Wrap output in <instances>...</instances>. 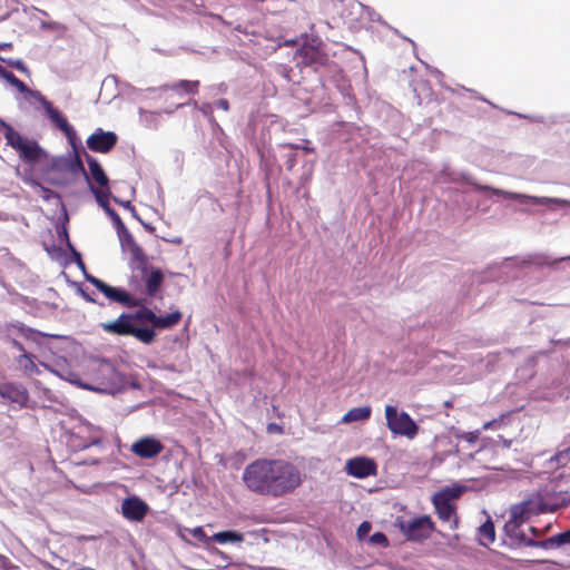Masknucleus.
I'll use <instances>...</instances> for the list:
<instances>
[{"instance_id": "f257e3e1", "label": "nucleus", "mask_w": 570, "mask_h": 570, "mask_svg": "<svg viewBox=\"0 0 570 570\" xmlns=\"http://www.w3.org/2000/svg\"><path fill=\"white\" fill-rule=\"evenodd\" d=\"M242 480L249 492L278 499L301 487L303 473L285 459L259 458L245 466Z\"/></svg>"}, {"instance_id": "f03ea898", "label": "nucleus", "mask_w": 570, "mask_h": 570, "mask_svg": "<svg viewBox=\"0 0 570 570\" xmlns=\"http://www.w3.org/2000/svg\"><path fill=\"white\" fill-rule=\"evenodd\" d=\"M181 320V313L175 311L166 316L156 315L150 308L140 306L134 313H122L112 322L104 323L101 327L110 334L134 336L141 343L150 344L156 336L154 328H170Z\"/></svg>"}, {"instance_id": "7ed1b4c3", "label": "nucleus", "mask_w": 570, "mask_h": 570, "mask_svg": "<svg viewBox=\"0 0 570 570\" xmlns=\"http://www.w3.org/2000/svg\"><path fill=\"white\" fill-rule=\"evenodd\" d=\"M7 144L19 153V157L30 164L40 161L47 156L45 149L36 141L24 138L12 127L4 131Z\"/></svg>"}, {"instance_id": "20e7f679", "label": "nucleus", "mask_w": 570, "mask_h": 570, "mask_svg": "<svg viewBox=\"0 0 570 570\" xmlns=\"http://www.w3.org/2000/svg\"><path fill=\"white\" fill-rule=\"evenodd\" d=\"M386 426L394 435L413 440L419 432L415 421L405 411H399L394 405L385 406Z\"/></svg>"}, {"instance_id": "39448f33", "label": "nucleus", "mask_w": 570, "mask_h": 570, "mask_svg": "<svg viewBox=\"0 0 570 570\" xmlns=\"http://www.w3.org/2000/svg\"><path fill=\"white\" fill-rule=\"evenodd\" d=\"M164 282V274L159 268L149 271L146 265V273L142 276L140 271H132L129 279V286L134 293H145L149 297H154Z\"/></svg>"}, {"instance_id": "423d86ee", "label": "nucleus", "mask_w": 570, "mask_h": 570, "mask_svg": "<svg viewBox=\"0 0 570 570\" xmlns=\"http://www.w3.org/2000/svg\"><path fill=\"white\" fill-rule=\"evenodd\" d=\"M463 491L464 488L462 485L453 484L444 487L443 489L434 493L432 502L438 513V517L442 521L452 520L455 513L453 501L459 499Z\"/></svg>"}, {"instance_id": "0eeeda50", "label": "nucleus", "mask_w": 570, "mask_h": 570, "mask_svg": "<svg viewBox=\"0 0 570 570\" xmlns=\"http://www.w3.org/2000/svg\"><path fill=\"white\" fill-rule=\"evenodd\" d=\"M86 281L102 293L106 298L126 307H140L145 303V299L137 298L120 287L110 286L90 274H86Z\"/></svg>"}, {"instance_id": "6e6552de", "label": "nucleus", "mask_w": 570, "mask_h": 570, "mask_svg": "<svg viewBox=\"0 0 570 570\" xmlns=\"http://www.w3.org/2000/svg\"><path fill=\"white\" fill-rule=\"evenodd\" d=\"M117 235L119 237L120 245L124 250H128L130 253V268L131 271H140L142 276L146 273L147 257L141 249V247L135 242L131 233L125 225H121L119 229H117Z\"/></svg>"}, {"instance_id": "1a4fd4ad", "label": "nucleus", "mask_w": 570, "mask_h": 570, "mask_svg": "<svg viewBox=\"0 0 570 570\" xmlns=\"http://www.w3.org/2000/svg\"><path fill=\"white\" fill-rule=\"evenodd\" d=\"M400 529L409 540L423 541L431 535L434 524L429 515H421L413 520L401 522Z\"/></svg>"}, {"instance_id": "9d476101", "label": "nucleus", "mask_w": 570, "mask_h": 570, "mask_svg": "<svg viewBox=\"0 0 570 570\" xmlns=\"http://www.w3.org/2000/svg\"><path fill=\"white\" fill-rule=\"evenodd\" d=\"M475 190L490 191L493 195H498L507 199L518 200L521 204L546 205L549 207L552 203H560V200H556L552 197L532 196L522 193L508 191L504 189L494 188L487 185H475Z\"/></svg>"}, {"instance_id": "9b49d317", "label": "nucleus", "mask_w": 570, "mask_h": 570, "mask_svg": "<svg viewBox=\"0 0 570 570\" xmlns=\"http://www.w3.org/2000/svg\"><path fill=\"white\" fill-rule=\"evenodd\" d=\"M73 149V154H68L66 156L55 157L51 160V167L56 170L69 171L72 175L82 174L87 180H89L88 173L85 169L83 163L79 153L76 149V145H71Z\"/></svg>"}, {"instance_id": "f8f14e48", "label": "nucleus", "mask_w": 570, "mask_h": 570, "mask_svg": "<svg viewBox=\"0 0 570 570\" xmlns=\"http://www.w3.org/2000/svg\"><path fill=\"white\" fill-rule=\"evenodd\" d=\"M345 471L348 475L356 479H365L371 475H376L377 465L371 458L355 456L346 461Z\"/></svg>"}, {"instance_id": "ddd939ff", "label": "nucleus", "mask_w": 570, "mask_h": 570, "mask_svg": "<svg viewBox=\"0 0 570 570\" xmlns=\"http://www.w3.org/2000/svg\"><path fill=\"white\" fill-rule=\"evenodd\" d=\"M149 511L148 504L137 495H130L122 500L121 513L125 519L140 522Z\"/></svg>"}, {"instance_id": "4468645a", "label": "nucleus", "mask_w": 570, "mask_h": 570, "mask_svg": "<svg viewBox=\"0 0 570 570\" xmlns=\"http://www.w3.org/2000/svg\"><path fill=\"white\" fill-rule=\"evenodd\" d=\"M117 139L118 137L115 132L98 128L88 137L87 146L92 151L106 154L116 146Z\"/></svg>"}, {"instance_id": "2eb2a0df", "label": "nucleus", "mask_w": 570, "mask_h": 570, "mask_svg": "<svg viewBox=\"0 0 570 570\" xmlns=\"http://www.w3.org/2000/svg\"><path fill=\"white\" fill-rule=\"evenodd\" d=\"M0 400L22 407L28 401V392L21 384L7 383L0 385Z\"/></svg>"}, {"instance_id": "dca6fc26", "label": "nucleus", "mask_w": 570, "mask_h": 570, "mask_svg": "<svg viewBox=\"0 0 570 570\" xmlns=\"http://www.w3.org/2000/svg\"><path fill=\"white\" fill-rule=\"evenodd\" d=\"M163 444L151 436L141 438L131 445V452L142 459L155 458L163 451Z\"/></svg>"}, {"instance_id": "f3484780", "label": "nucleus", "mask_w": 570, "mask_h": 570, "mask_svg": "<svg viewBox=\"0 0 570 570\" xmlns=\"http://www.w3.org/2000/svg\"><path fill=\"white\" fill-rule=\"evenodd\" d=\"M530 503L524 501L510 508V519L504 524L505 532L510 535L519 531L520 525L527 520Z\"/></svg>"}, {"instance_id": "a211bd4d", "label": "nucleus", "mask_w": 570, "mask_h": 570, "mask_svg": "<svg viewBox=\"0 0 570 570\" xmlns=\"http://www.w3.org/2000/svg\"><path fill=\"white\" fill-rule=\"evenodd\" d=\"M45 111L50 121L66 135L70 145H73V141H76L77 138L76 131L62 114L56 109L52 104L47 105Z\"/></svg>"}, {"instance_id": "6ab92c4d", "label": "nucleus", "mask_w": 570, "mask_h": 570, "mask_svg": "<svg viewBox=\"0 0 570 570\" xmlns=\"http://www.w3.org/2000/svg\"><path fill=\"white\" fill-rule=\"evenodd\" d=\"M199 81L198 80H179L173 83H165L157 88L150 87L147 88L146 91H167L171 90L178 95L187 94L195 95L198 91Z\"/></svg>"}, {"instance_id": "aec40b11", "label": "nucleus", "mask_w": 570, "mask_h": 570, "mask_svg": "<svg viewBox=\"0 0 570 570\" xmlns=\"http://www.w3.org/2000/svg\"><path fill=\"white\" fill-rule=\"evenodd\" d=\"M83 154H85L88 167H89V175H88L89 180H87V181L90 183V178H91L100 187H107L109 180H108V177H107L105 170L102 169L101 165L99 164V161L95 157L89 155L86 150H83ZM91 184H89V186Z\"/></svg>"}, {"instance_id": "412c9836", "label": "nucleus", "mask_w": 570, "mask_h": 570, "mask_svg": "<svg viewBox=\"0 0 570 570\" xmlns=\"http://www.w3.org/2000/svg\"><path fill=\"white\" fill-rule=\"evenodd\" d=\"M295 58L304 66H313L321 63L323 55L315 46H302L295 53Z\"/></svg>"}, {"instance_id": "4be33fe9", "label": "nucleus", "mask_w": 570, "mask_h": 570, "mask_svg": "<svg viewBox=\"0 0 570 570\" xmlns=\"http://www.w3.org/2000/svg\"><path fill=\"white\" fill-rule=\"evenodd\" d=\"M478 540L479 543L483 547H488L495 540V530L493 522L488 519L483 524H481L478 529Z\"/></svg>"}, {"instance_id": "5701e85b", "label": "nucleus", "mask_w": 570, "mask_h": 570, "mask_svg": "<svg viewBox=\"0 0 570 570\" xmlns=\"http://www.w3.org/2000/svg\"><path fill=\"white\" fill-rule=\"evenodd\" d=\"M371 412L372 410L370 406L353 407L344 414L342 422L352 423L357 421H365L371 416Z\"/></svg>"}, {"instance_id": "b1692460", "label": "nucleus", "mask_w": 570, "mask_h": 570, "mask_svg": "<svg viewBox=\"0 0 570 570\" xmlns=\"http://www.w3.org/2000/svg\"><path fill=\"white\" fill-rule=\"evenodd\" d=\"M210 540L220 544L225 543H239L244 541V535L240 532L234 530H226L215 533Z\"/></svg>"}, {"instance_id": "393cba45", "label": "nucleus", "mask_w": 570, "mask_h": 570, "mask_svg": "<svg viewBox=\"0 0 570 570\" xmlns=\"http://www.w3.org/2000/svg\"><path fill=\"white\" fill-rule=\"evenodd\" d=\"M441 174H442V176H445L448 180L453 181V183H459V181L463 180V181L470 184L471 186H473L474 188H475V185H478L469 175H466L464 173L454 171L448 166H445L442 169Z\"/></svg>"}, {"instance_id": "a878e982", "label": "nucleus", "mask_w": 570, "mask_h": 570, "mask_svg": "<svg viewBox=\"0 0 570 570\" xmlns=\"http://www.w3.org/2000/svg\"><path fill=\"white\" fill-rule=\"evenodd\" d=\"M0 78L7 80L11 86L18 89L19 92L26 95L29 91V87L18 79L12 72L6 70L2 66H0Z\"/></svg>"}, {"instance_id": "bb28decb", "label": "nucleus", "mask_w": 570, "mask_h": 570, "mask_svg": "<svg viewBox=\"0 0 570 570\" xmlns=\"http://www.w3.org/2000/svg\"><path fill=\"white\" fill-rule=\"evenodd\" d=\"M543 544L550 547V550L561 548L564 544H570V529L546 539Z\"/></svg>"}, {"instance_id": "cd10ccee", "label": "nucleus", "mask_w": 570, "mask_h": 570, "mask_svg": "<svg viewBox=\"0 0 570 570\" xmlns=\"http://www.w3.org/2000/svg\"><path fill=\"white\" fill-rule=\"evenodd\" d=\"M35 356L30 353H22L17 358L19 366L30 374L38 373V367L33 361Z\"/></svg>"}, {"instance_id": "c85d7f7f", "label": "nucleus", "mask_w": 570, "mask_h": 570, "mask_svg": "<svg viewBox=\"0 0 570 570\" xmlns=\"http://www.w3.org/2000/svg\"><path fill=\"white\" fill-rule=\"evenodd\" d=\"M510 535L515 537L519 540L520 544H523L525 547H535V548H541L544 550H550V547L543 544L546 542V540L537 541V540L530 539L523 532H520V531H517Z\"/></svg>"}, {"instance_id": "c756f323", "label": "nucleus", "mask_w": 570, "mask_h": 570, "mask_svg": "<svg viewBox=\"0 0 570 570\" xmlns=\"http://www.w3.org/2000/svg\"><path fill=\"white\" fill-rule=\"evenodd\" d=\"M50 568L52 570H75L79 567L75 562H70L57 554H52Z\"/></svg>"}, {"instance_id": "7c9ffc66", "label": "nucleus", "mask_w": 570, "mask_h": 570, "mask_svg": "<svg viewBox=\"0 0 570 570\" xmlns=\"http://www.w3.org/2000/svg\"><path fill=\"white\" fill-rule=\"evenodd\" d=\"M12 327L19 333L21 334L22 336H24L28 340H32V341H37L38 337L42 336L41 333L30 328V327H27L24 324L22 323H17V324H13Z\"/></svg>"}, {"instance_id": "2f4dec72", "label": "nucleus", "mask_w": 570, "mask_h": 570, "mask_svg": "<svg viewBox=\"0 0 570 570\" xmlns=\"http://www.w3.org/2000/svg\"><path fill=\"white\" fill-rule=\"evenodd\" d=\"M544 353L543 352H539V353H535L531 356H529L525 362H524V365L519 370L521 372L523 371H528V373L525 374V377L527 379H530L533 376V368L537 364V361L540 356H543Z\"/></svg>"}, {"instance_id": "473e14b6", "label": "nucleus", "mask_w": 570, "mask_h": 570, "mask_svg": "<svg viewBox=\"0 0 570 570\" xmlns=\"http://www.w3.org/2000/svg\"><path fill=\"white\" fill-rule=\"evenodd\" d=\"M193 107L198 109L202 115L204 117H206L212 124H215V120H214V116H213V112H214V106L209 102H204L202 105H199L197 101H193Z\"/></svg>"}, {"instance_id": "72a5a7b5", "label": "nucleus", "mask_w": 570, "mask_h": 570, "mask_svg": "<svg viewBox=\"0 0 570 570\" xmlns=\"http://www.w3.org/2000/svg\"><path fill=\"white\" fill-rule=\"evenodd\" d=\"M49 371H51L53 374H56L57 376L68 381V382H71V383H76L78 384V382L73 379L76 375L67 367L62 366L61 368H52V367H49L48 365L43 364Z\"/></svg>"}, {"instance_id": "f704fd0d", "label": "nucleus", "mask_w": 570, "mask_h": 570, "mask_svg": "<svg viewBox=\"0 0 570 570\" xmlns=\"http://www.w3.org/2000/svg\"><path fill=\"white\" fill-rule=\"evenodd\" d=\"M62 234H63V236H65V238H66V240H67V245H68V247H69V248H70V250L72 252V255H73V257H75V262H76L77 266H78V267L83 272V275L86 276V274H88V273L86 272L85 263H83V262H82V259H81V255H80V253H78V252L76 250V248H75V247L71 245V243L69 242V238H68V234H67L66 228H63V229H62Z\"/></svg>"}, {"instance_id": "c9c22d12", "label": "nucleus", "mask_w": 570, "mask_h": 570, "mask_svg": "<svg viewBox=\"0 0 570 570\" xmlns=\"http://www.w3.org/2000/svg\"><path fill=\"white\" fill-rule=\"evenodd\" d=\"M24 97L27 99H32L37 102H39L43 109L47 108V105H50L51 102L38 90H33L29 88V91L26 92Z\"/></svg>"}, {"instance_id": "e433bc0d", "label": "nucleus", "mask_w": 570, "mask_h": 570, "mask_svg": "<svg viewBox=\"0 0 570 570\" xmlns=\"http://www.w3.org/2000/svg\"><path fill=\"white\" fill-rule=\"evenodd\" d=\"M0 60L6 62L8 66L17 69L18 71L29 75V69L21 59H12V58L4 59V58L0 57Z\"/></svg>"}, {"instance_id": "4c0bfd02", "label": "nucleus", "mask_w": 570, "mask_h": 570, "mask_svg": "<svg viewBox=\"0 0 570 570\" xmlns=\"http://www.w3.org/2000/svg\"><path fill=\"white\" fill-rule=\"evenodd\" d=\"M40 197L46 202H53L55 204H61L60 196L52 189L41 188Z\"/></svg>"}, {"instance_id": "58836bf2", "label": "nucleus", "mask_w": 570, "mask_h": 570, "mask_svg": "<svg viewBox=\"0 0 570 570\" xmlns=\"http://www.w3.org/2000/svg\"><path fill=\"white\" fill-rule=\"evenodd\" d=\"M185 530L188 531L199 542H207L209 540L202 527H195L193 529Z\"/></svg>"}, {"instance_id": "ea45409f", "label": "nucleus", "mask_w": 570, "mask_h": 570, "mask_svg": "<svg viewBox=\"0 0 570 570\" xmlns=\"http://www.w3.org/2000/svg\"><path fill=\"white\" fill-rule=\"evenodd\" d=\"M104 209L108 214V216L111 218L116 230L119 229L121 227V225H125L122 223L121 218L119 217V215L112 208H110L109 205H104Z\"/></svg>"}, {"instance_id": "a19ab883", "label": "nucleus", "mask_w": 570, "mask_h": 570, "mask_svg": "<svg viewBox=\"0 0 570 570\" xmlns=\"http://www.w3.org/2000/svg\"><path fill=\"white\" fill-rule=\"evenodd\" d=\"M372 529V524L368 521H363L356 530V537L358 540L365 539Z\"/></svg>"}, {"instance_id": "79ce46f5", "label": "nucleus", "mask_w": 570, "mask_h": 570, "mask_svg": "<svg viewBox=\"0 0 570 570\" xmlns=\"http://www.w3.org/2000/svg\"><path fill=\"white\" fill-rule=\"evenodd\" d=\"M368 541L375 546H387V538L383 532H375L370 538Z\"/></svg>"}, {"instance_id": "37998d69", "label": "nucleus", "mask_w": 570, "mask_h": 570, "mask_svg": "<svg viewBox=\"0 0 570 570\" xmlns=\"http://www.w3.org/2000/svg\"><path fill=\"white\" fill-rule=\"evenodd\" d=\"M569 458H570L569 450H563V451L558 452L551 459V461H556L558 465H566L567 462L569 461Z\"/></svg>"}, {"instance_id": "c03bdc74", "label": "nucleus", "mask_w": 570, "mask_h": 570, "mask_svg": "<svg viewBox=\"0 0 570 570\" xmlns=\"http://www.w3.org/2000/svg\"><path fill=\"white\" fill-rule=\"evenodd\" d=\"M100 443H101V438L99 435V431L95 430L92 432V434L90 435L88 442L82 444V448L86 449V448H89V446H96V445H99Z\"/></svg>"}, {"instance_id": "a18cd8bd", "label": "nucleus", "mask_w": 570, "mask_h": 570, "mask_svg": "<svg viewBox=\"0 0 570 570\" xmlns=\"http://www.w3.org/2000/svg\"><path fill=\"white\" fill-rule=\"evenodd\" d=\"M479 435L480 431L476 430L471 432H464L459 438L472 444L479 439Z\"/></svg>"}, {"instance_id": "49530a36", "label": "nucleus", "mask_w": 570, "mask_h": 570, "mask_svg": "<svg viewBox=\"0 0 570 570\" xmlns=\"http://www.w3.org/2000/svg\"><path fill=\"white\" fill-rule=\"evenodd\" d=\"M503 423L502 419H494L483 424V430L499 429Z\"/></svg>"}, {"instance_id": "de8ad7c7", "label": "nucleus", "mask_w": 570, "mask_h": 570, "mask_svg": "<svg viewBox=\"0 0 570 570\" xmlns=\"http://www.w3.org/2000/svg\"><path fill=\"white\" fill-rule=\"evenodd\" d=\"M283 147L284 148H291V149H299V148H302L303 150H305L307 153H311V151L314 150L312 147L308 146V144H306L304 146L293 145V144H285V145H283Z\"/></svg>"}, {"instance_id": "09e8293b", "label": "nucleus", "mask_w": 570, "mask_h": 570, "mask_svg": "<svg viewBox=\"0 0 570 570\" xmlns=\"http://www.w3.org/2000/svg\"><path fill=\"white\" fill-rule=\"evenodd\" d=\"M90 189L96 195L97 202L99 203V205L102 208H104V205H108V203L102 198V196L100 195V191L98 189H96L92 185H90Z\"/></svg>"}, {"instance_id": "8fccbe9b", "label": "nucleus", "mask_w": 570, "mask_h": 570, "mask_svg": "<svg viewBox=\"0 0 570 570\" xmlns=\"http://www.w3.org/2000/svg\"><path fill=\"white\" fill-rule=\"evenodd\" d=\"M215 106L224 111H228L229 110V102L227 99H219L215 102Z\"/></svg>"}, {"instance_id": "3c124183", "label": "nucleus", "mask_w": 570, "mask_h": 570, "mask_svg": "<svg viewBox=\"0 0 570 570\" xmlns=\"http://www.w3.org/2000/svg\"><path fill=\"white\" fill-rule=\"evenodd\" d=\"M552 198L556 199V200H560V203H552L549 206V209H551V210L554 209V206H570V200H567V199H563V198H557V197H552Z\"/></svg>"}, {"instance_id": "603ef678", "label": "nucleus", "mask_w": 570, "mask_h": 570, "mask_svg": "<svg viewBox=\"0 0 570 570\" xmlns=\"http://www.w3.org/2000/svg\"><path fill=\"white\" fill-rule=\"evenodd\" d=\"M296 165V156L294 154H291L287 156L286 160V167L291 170Z\"/></svg>"}, {"instance_id": "864d4df0", "label": "nucleus", "mask_w": 570, "mask_h": 570, "mask_svg": "<svg viewBox=\"0 0 570 570\" xmlns=\"http://www.w3.org/2000/svg\"><path fill=\"white\" fill-rule=\"evenodd\" d=\"M11 344H12V346H13L16 350H18L19 352H21V354H22V353H27V352H26V350H24V347H23V345H22L19 341H17V340H11Z\"/></svg>"}, {"instance_id": "5fc2aeb1", "label": "nucleus", "mask_w": 570, "mask_h": 570, "mask_svg": "<svg viewBox=\"0 0 570 570\" xmlns=\"http://www.w3.org/2000/svg\"><path fill=\"white\" fill-rule=\"evenodd\" d=\"M210 89H216L218 92L225 94L227 91L226 83L222 82L218 86H213Z\"/></svg>"}, {"instance_id": "6e6d98bb", "label": "nucleus", "mask_w": 570, "mask_h": 570, "mask_svg": "<svg viewBox=\"0 0 570 570\" xmlns=\"http://www.w3.org/2000/svg\"><path fill=\"white\" fill-rule=\"evenodd\" d=\"M139 114L140 116H145V117H150V118H155V112H151V111H147L142 108H139Z\"/></svg>"}, {"instance_id": "4d7b16f0", "label": "nucleus", "mask_w": 570, "mask_h": 570, "mask_svg": "<svg viewBox=\"0 0 570 570\" xmlns=\"http://www.w3.org/2000/svg\"><path fill=\"white\" fill-rule=\"evenodd\" d=\"M125 208H128L134 216H136L135 208L131 206L130 202H119Z\"/></svg>"}, {"instance_id": "13d9d810", "label": "nucleus", "mask_w": 570, "mask_h": 570, "mask_svg": "<svg viewBox=\"0 0 570 570\" xmlns=\"http://www.w3.org/2000/svg\"><path fill=\"white\" fill-rule=\"evenodd\" d=\"M81 295L87 302L96 303V301L86 292L81 291Z\"/></svg>"}, {"instance_id": "bf43d9fd", "label": "nucleus", "mask_w": 570, "mask_h": 570, "mask_svg": "<svg viewBox=\"0 0 570 570\" xmlns=\"http://www.w3.org/2000/svg\"><path fill=\"white\" fill-rule=\"evenodd\" d=\"M193 101H194V100H193V99H190V100H188V101H187V102H185V104H178V105L175 107V109H179V108H181L183 106H193Z\"/></svg>"}, {"instance_id": "052dcab7", "label": "nucleus", "mask_w": 570, "mask_h": 570, "mask_svg": "<svg viewBox=\"0 0 570 570\" xmlns=\"http://www.w3.org/2000/svg\"><path fill=\"white\" fill-rule=\"evenodd\" d=\"M130 88V91L137 96L141 95L142 94V90L141 89H137L132 86L129 87Z\"/></svg>"}, {"instance_id": "680f3d73", "label": "nucleus", "mask_w": 570, "mask_h": 570, "mask_svg": "<svg viewBox=\"0 0 570 570\" xmlns=\"http://www.w3.org/2000/svg\"><path fill=\"white\" fill-rule=\"evenodd\" d=\"M0 127L3 128L6 131L7 127H11V126L0 118Z\"/></svg>"}, {"instance_id": "e2e57ef3", "label": "nucleus", "mask_w": 570, "mask_h": 570, "mask_svg": "<svg viewBox=\"0 0 570 570\" xmlns=\"http://www.w3.org/2000/svg\"><path fill=\"white\" fill-rule=\"evenodd\" d=\"M10 47H11L10 42L0 43V49H6V48H10Z\"/></svg>"}, {"instance_id": "0e129e2a", "label": "nucleus", "mask_w": 570, "mask_h": 570, "mask_svg": "<svg viewBox=\"0 0 570 570\" xmlns=\"http://www.w3.org/2000/svg\"><path fill=\"white\" fill-rule=\"evenodd\" d=\"M75 570H96V569L90 568V567H79V568H77Z\"/></svg>"}, {"instance_id": "69168bd1", "label": "nucleus", "mask_w": 570, "mask_h": 570, "mask_svg": "<svg viewBox=\"0 0 570 570\" xmlns=\"http://www.w3.org/2000/svg\"><path fill=\"white\" fill-rule=\"evenodd\" d=\"M530 531H531L533 534H535V535H537V533H538L537 529H535V528H533V527H531V528H530Z\"/></svg>"}, {"instance_id": "338daca9", "label": "nucleus", "mask_w": 570, "mask_h": 570, "mask_svg": "<svg viewBox=\"0 0 570 570\" xmlns=\"http://www.w3.org/2000/svg\"><path fill=\"white\" fill-rule=\"evenodd\" d=\"M458 527V521L456 519L453 520V524L451 525V528H456Z\"/></svg>"}, {"instance_id": "774afa93", "label": "nucleus", "mask_w": 570, "mask_h": 570, "mask_svg": "<svg viewBox=\"0 0 570 570\" xmlns=\"http://www.w3.org/2000/svg\"><path fill=\"white\" fill-rule=\"evenodd\" d=\"M165 112H166V114H173V112H174V109L168 108V109H166V110H165Z\"/></svg>"}]
</instances>
